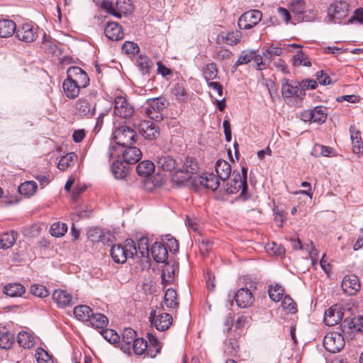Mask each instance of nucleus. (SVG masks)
<instances>
[{
    "instance_id": "obj_1",
    "label": "nucleus",
    "mask_w": 363,
    "mask_h": 363,
    "mask_svg": "<svg viewBox=\"0 0 363 363\" xmlns=\"http://www.w3.org/2000/svg\"><path fill=\"white\" fill-rule=\"evenodd\" d=\"M108 161L113 158H122L128 165L137 163L142 157L140 150L131 145L123 147L110 145L107 152Z\"/></svg>"
},
{
    "instance_id": "obj_2",
    "label": "nucleus",
    "mask_w": 363,
    "mask_h": 363,
    "mask_svg": "<svg viewBox=\"0 0 363 363\" xmlns=\"http://www.w3.org/2000/svg\"><path fill=\"white\" fill-rule=\"evenodd\" d=\"M110 254L112 259L116 263L123 264L126 262L128 257L133 258L137 256L136 245L133 240L127 239L125 241V245H113Z\"/></svg>"
},
{
    "instance_id": "obj_3",
    "label": "nucleus",
    "mask_w": 363,
    "mask_h": 363,
    "mask_svg": "<svg viewBox=\"0 0 363 363\" xmlns=\"http://www.w3.org/2000/svg\"><path fill=\"white\" fill-rule=\"evenodd\" d=\"M40 28L33 22L19 24L16 27V38L22 42L32 43L38 37Z\"/></svg>"
},
{
    "instance_id": "obj_4",
    "label": "nucleus",
    "mask_w": 363,
    "mask_h": 363,
    "mask_svg": "<svg viewBox=\"0 0 363 363\" xmlns=\"http://www.w3.org/2000/svg\"><path fill=\"white\" fill-rule=\"evenodd\" d=\"M113 138L114 142L110 145L125 147L135 142L137 133L133 128L126 125H121L114 130Z\"/></svg>"
},
{
    "instance_id": "obj_5",
    "label": "nucleus",
    "mask_w": 363,
    "mask_h": 363,
    "mask_svg": "<svg viewBox=\"0 0 363 363\" xmlns=\"http://www.w3.org/2000/svg\"><path fill=\"white\" fill-rule=\"evenodd\" d=\"M262 13L251 9L243 13L238 19V26L240 30H250L255 27L262 20Z\"/></svg>"
},
{
    "instance_id": "obj_6",
    "label": "nucleus",
    "mask_w": 363,
    "mask_h": 363,
    "mask_svg": "<svg viewBox=\"0 0 363 363\" xmlns=\"http://www.w3.org/2000/svg\"><path fill=\"white\" fill-rule=\"evenodd\" d=\"M343 333L340 332H330L324 337L323 345L330 353L340 352L345 346V342Z\"/></svg>"
},
{
    "instance_id": "obj_7",
    "label": "nucleus",
    "mask_w": 363,
    "mask_h": 363,
    "mask_svg": "<svg viewBox=\"0 0 363 363\" xmlns=\"http://www.w3.org/2000/svg\"><path fill=\"white\" fill-rule=\"evenodd\" d=\"M192 185L196 187L203 186L214 191L220 186L219 178L213 173H206L203 175H194Z\"/></svg>"
},
{
    "instance_id": "obj_8",
    "label": "nucleus",
    "mask_w": 363,
    "mask_h": 363,
    "mask_svg": "<svg viewBox=\"0 0 363 363\" xmlns=\"http://www.w3.org/2000/svg\"><path fill=\"white\" fill-rule=\"evenodd\" d=\"M149 320L151 325L159 331H164L169 328L172 324V316L167 313L157 314L156 310L150 311Z\"/></svg>"
},
{
    "instance_id": "obj_9",
    "label": "nucleus",
    "mask_w": 363,
    "mask_h": 363,
    "mask_svg": "<svg viewBox=\"0 0 363 363\" xmlns=\"http://www.w3.org/2000/svg\"><path fill=\"white\" fill-rule=\"evenodd\" d=\"M135 108L127 99L121 96H116L114 99V113L121 118H130L133 116Z\"/></svg>"
},
{
    "instance_id": "obj_10",
    "label": "nucleus",
    "mask_w": 363,
    "mask_h": 363,
    "mask_svg": "<svg viewBox=\"0 0 363 363\" xmlns=\"http://www.w3.org/2000/svg\"><path fill=\"white\" fill-rule=\"evenodd\" d=\"M349 5L344 1H335L328 9V16L333 23H340L348 15Z\"/></svg>"
},
{
    "instance_id": "obj_11",
    "label": "nucleus",
    "mask_w": 363,
    "mask_h": 363,
    "mask_svg": "<svg viewBox=\"0 0 363 363\" xmlns=\"http://www.w3.org/2000/svg\"><path fill=\"white\" fill-rule=\"evenodd\" d=\"M281 95L284 98H297L302 99L303 97L299 96L301 89L298 81L289 80L284 77L281 80Z\"/></svg>"
},
{
    "instance_id": "obj_12",
    "label": "nucleus",
    "mask_w": 363,
    "mask_h": 363,
    "mask_svg": "<svg viewBox=\"0 0 363 363\" xmlns=\"http://www.w3.org/2000/svg\"><path fill=\"white\" fill-rule=\"evenodd\" d=\"M96 103L85 98H80L75 102L76 114L87 118H92L96 113Z\"/></svg>"
},
{
    "instance_id": "obj_13",
    "label": "nucleus",
    "mask_w": 363,
    "mask_h": 363,
    "mask_svg": "<svg viewBox=\"0 0 363 363\" xmlns=\"http://www.w3.org/2000/svg\"><path fill=\"white\" fill-rule=\"evenodd\" d=\"M67 76L82 88H85L89 84V78L87 74L79 67H69L67 70Z\"/></svg>"
},
{
    "instance_id": "obj_14",
    "label": "nucleus",
    "mask_w": 363,
    "mask_h": 363,
    "mask_svg": "<svg viewBox=\"0 0 363 363\" xmlns=\"http://www.w3.org/2000/svg\"><path fill=\"white\" fill-rule=\"evenodd\" d=\"M138 130L140 135L149 140L156 139L160 135L158 125L152 121H141Z\"/></svg>"
},
{
    "instance_id": "obj_15",
    "label": "nucleus",
    "mask_w": 363,
    "mask_h": 363,
    "mask_svg": "<svg viewBox=\"0 0 363 363\" xmlns=\"http://www.w3.org/2000/svg\"><path fill=\"white\" fill-rule=\"evenodd\" d=\"M343 318V312L337 305L332 306L324 315V323L329 326H333L339 323Z\"/></svg>"
},
{
    "instance_id": "obj_16",
    "label": "nucleus",
    "mask_w": 363,
    "mask_h": 363,
    "mask_svg": "<svg viewBox=\"0 0 363 363\" xmlns=\"http://www.w3.org/2000/svg\"><path fill=\"white\" fill-rule=\"evenodd\" d=\"M111 171L117 179H125L129 174L130 166L122 158H113Z\"/></svg>"
},
{
    "instance_id": "obj_17",
    "label": "nucleus",
    "mask_w": 363,
    "mask_h": 363,
    "mask_svg": "<svg viewBox=\"0 0 363 363\" xmlns=\"http://www.w3.org/2000/svg\"><path fill=\"white\" fill-rule=\"evenodd\" d=\"M242 37V34L238 30L228 33H220L216 38V43L218 44L225 43L228 45L234 46L240 42Z\"/></svg>"
},
{
    "instance_id": "obj_18",
    "label": "nucleus",
    "mask_w": 363,
    "mask_h": 363,
    "mask_svg": "<svg viewBox=\"0 0 363 363\" xmlns=\"http://www.w3.org/2000/svg\"><path fill=\"white\" fill-rule=\"evenodd\" d=\"M235 300L240 308H247L252 305L254 301V296L250 290L241 288L238 290L235 295Z\"/></svg>"
},
{
    "instance_id": "obj_19",
    "label": "nucleus",
    "mask_w": 363,
    "mask_h": 363,
    "mask_svg": "<svg viewBox=\"0 0 363 363\" xmlns=\"http://www.w3.org/2000/svg\"><path fill=\"white\" fill-rule=\"evenodd\" d=\"M350 133L353 152L357 155H362L363 154V141L359 130L355 125H351L350 127Z\"/></svg>"
},
{
    "instance_id": "obj_20",
    "label": "nucleus",
    "mask_w": 363,
    "mask_h": 363,
    "mask_svg": "<svg viewBox=\"0 0 363 363\" xmlns=\"http://www.w3.org/2000/svg\"><path fill=\"white\" fill-rule=\"evenodd\" d=\"M342 286L347 293L355 294L361 289L359 278L355 274H348L344 277Z\"/></svg>"
},
{
    "instance_id": "obj_21",
    "label": "nucleus",
    "mask_w": 363,
    "mask_h": 363,
    "mask_svg": "<svg viewBox=\"0 0 363 363\" xmlns=\"http://www.w3.org/2000/svg\"><path fill=\"white\" fill-rule=\"evenodd\" d=\"M150 253L153 259L157 263L164 262L168 257V252L164 245L160 242H155L150 248Z\"/></svg>"
},
{
    "instance_id": "obj_22",
    "label": "nucleus",
    "mask_w": 363,
    "mask_h": 363,
    "mask_svg": "<svg viewBox=\"0 0 363 363\" xmlns=\"http://www.w3.org/2000/svg\"><path fill=\"white\" fill-rule=\"evenodd\" d=\"M104 33L106 38L111 40H120L123 36L122 27L115 22H109L104 28Z\"/></svg>"
},
{
    "instance_id": "obj_23",
    "label": "nucleus",
    "mask_w": 363,
    "mask_h": 363,
    "mask_svg": "<svg viewBox=\"0 0 363 363\" xmlns=\"http://www.w3.org/2000/svg\"><path fill=\"white\" fill-rule=\"evenodd\" d=\"M136 338L137 333L133 329L130 328H125L123 330L120 342L121 350L124 352H129L131 349V344Z\"/></svg>"
},
{
    "instance_id": "obj_24",
    "label": "nucleus",
    "mask_w": 363,
    "mask_h": 363,
    "mask_svg": "<svg viewBox=\"0 0 363 363\" xmlns=\"http://www.w3.org/2000/svg\"><path fill=\"white\" fill-rule=\"evenodd\" d=\"M52 299L59 308H65L71 305L72 296L65 290L57 289L52 294Z\"/></svg>"
},
{
    "instance_id": "obj_25",
    "label": "nucleus",
    "mask_w": 363,
    "mask_h": 363,
    "mask_svg": "<svg viewBox=\"0 0 363 363\" xmlns=\"http://www.w3.org/2000/svg\"><path fill=\"white\" fill-rule=\"evenodd\" d=\"M215 169L217 173V177L223 182L228 179L232 169L230 164L225 160L219 159L217 160Z\"/></svg>"
},
{
    "instance_id": "obj_26",
    "label": "nucleus",
    "mask_w": 363,
    "mask_h": 363,
    "mask_svg": "<svg viewBox=\"0 0 363 363\" xmlns=\"http://www.w3.org/2000/svg\"><path fill=\"white\" fill-rule=\"evenodd\" d=\"M62 88L66 96L70 99L77 98L79 94L80 89H82V87L73 82L67 77L62 83Z\"/></svg>"
},
{
    "instance_id": "obj_27",
    "label": "nucleus",
    "mask_w": 363,
    "mask_h": 363,
    "mask_svg": "<svg viewBox=\"0 0 363 363\" xmlns=\"http://www.w3.org/2000/svg\"><path fill=\"white\" fill-rule=\"evenodd\" d=\"M3 293L10 297H21L26 293V288L20 283H9L4 286Z\"/></svg>"
},
{
    "instance_id": "obj_28",
    "label": "nucleus",
    "mask_w": 363,
    "mask_h": 363,
    "mask_svg": "<svg viewBox=\"0 0 363 363\" xmlns=\"http://www.w3.org/2000/svg\"><path fill=\"white\" fill-rule=\"evenodd\" d=\"M292 48H296L300 49L301 48V45L297 44H291L290 45ZM292 64L295 67H299V66H306V67H310L311 66V62L308 56L303 52L302 50H298L297 51V53L293 56L292 57Z\"/></svg>"
},
{
    "instance_id": "obj_29",
    "label": "nucleus",
    "mask_w": 363,
    "mask_h": 363,
    "mask_svg": "<svg viewBox=\"0 0 363 363\" xmlns=\"http://www.w3.org/2000/svg\"><path fill=\"white\" fill-rule=\"evenodd\" d=\"M16 23L10 19L0 20V38H9L16 33Z\"/></svg>"
},
{
    "instance_id": "obj_30",
    "label": "nucleus",
    "mask_w": 363,
    "mask_h": 363,
    "mask_svg": "<svg viewBox=\"0 0 363 363\" xmlns=\"http://www.w3.org/2000/svg\"><path fill=\"white\" fill-rule=\"evenodd\" d=\"M156 164L158 168L164 171H171L175 168L176 160L169 155H162L157 157Z\"/></svg>"
},
{
    "instance_id": "obj_31",
    "label": "nucleus",
    "mask_w": 363,
    "mask_h": 363,
    "mask_svg": "<svg viewBox=\"0 0 363 363\" xmlns=\"http://www.w3.org/2000/svg\"><path fill=\"white\" fill-rule=\"evenodd\" d=\"M74 316L81 321L89 320L93 314L92 309L86 305H79L74 308Z\"/></svg>"
},
{
    "instance_id": "obj_32",
    "label": "nucleus",
    "mask_w": 363,
    "mask_h": 363,
    "mask_svg": "<svg viewBox=\"0 0 363 363\" xmlns=\"http://www.w3.org/2000/svg\"><path fill=\"white\" fill-rule=\"evenodd\" d=\"M155 168V165L150 160H144L139 163L136 167V172L138 175L147 177L150 176Z\"/></svg>"
},
{
    "instance_id": "obj_33",
    "label": "nucleus",
    "mask_w": 363,
    "mask_h": 363,
    "mask_svg": "<svg viewBox=\"0 0 363 363\" xmlns=\"http://www.w3.org/2000/svg\"><path fill=\"white\" fill-rule=\"evenodd\" d=\"M194 177V175H190L186 171L182 168L177 169L173 173L172 179L174 183L178 185L184 184L188 181H190L191 184H192Z\"/></svg>"
},
{
    "instance_id": "obj_34",
    "label": "nucleus",
    "mask_w": 363,
    "mask_h": 363,
    "mask_svg": "<svg viewBox=\"0 0 363 363\" xmlns=\"http://www.w3.org/2000/svg\"><path fill=\"white\" fill-rule=\"evenodd\" d=\"M172 94L179 102H186L189 99L184 83H177L172 88Z\"/></svg>"
},
{
    "instance_id": "obj_35",
    "label": "nucleus",
    "mask_w": 363,
    "mask_h": 363,
    "mask_svg": "<svg viewBox=\"0 0 363 363\" xmlns=\"http://www.w3.org/2000/svg\"><path fill=\"white\" fill-rule=\"evenodd\" d=\"M14 342V336L5 328H0V347L10 349Z\"/></svg>"
},
{
    "instance_id": "obj_36",
    "label": "nucleus",
    "mask_w": 363,
    "mask_h": 363,
    "mask_svg": "<svg viewBox=\"0 0 363 363\" xmlns=\"http://www.w3.org/2000/svg\"><path fill=\"white\" fill-rule=\"evenodd\" d=\"M91 325L95 328L104 329L107 327L108 320L106 315L99 313H93L89 319Z\"/></svg>"
},
{
    "instance_id": "obj_37",
    "label": "nucleus",
    "mask_w": 363,
    "mask_h": 363,
    "mask_svg": "<svg viewBox=\"0 0 363 363\" xmlns=\"http://www.w3.org/2000/svg\"><path fill=\"white\" fill-rule=\"evenodd\" d=\"M16 240V233L14 231L6 232L0 235V248L8 249L11 247Z\"/></svg>"
},
{
    "instance_id": "obj_38",
    "label": "nucleus",
    "mask_w": 363,
    "mask_h": 363,
    "mask_svg": "<svg viewBox=\"0 0 363 363\" xmlns=\"http://www.w3.org/2000/svg\"><path fill=\"white\" fill-rule=\"evenodd\" d=\"M150 347L147 348V354L151 357H155L160 352L161 345L158 339L151 333H147Z\"/></svg>"
},
{
    "instance_id": "obj_39",
    "label": "nucleus",
    "mask_w": 363,
    "mask_h": 363,
    "mask_svg": "<svg viewBox=\"0 0 363 363\" xmlns=\"http://www.w3.org/2000/svg\"><path fill=\"white\" fill-rule=\"evenodd\" d=\"M233 179L230 182L235 183V186L238 184L240 185V186H242V191L240 192V197L242 200L246 201L249 198L247 195V183L245 181V179L241 178V175L239 172L235 173L233 172Z\"/></svg>"
},
{
    "instance_id": "obj_40",
    "label": "nucleus",
    "mask_w": 363,
    "mask_h": 363,
    "mask_svg": "<svg viewBox=\"0 0 363 363\" xmlns=\"http://www.w3.org/2000/svg\"><path fill=\"white\" fill-rule=\"evenodd\" d=\"M137 66L143 74L150 73V69L153 65L152 60L146 55H140L136 61Z\"/></svg>"
},
{
    "instance_id": "obj_41",
    "label": "nucleus",
    "mask_w": 363,
    "mask_h": 363,
    "mask_svg": "<svg viewBox=\"0 0 363 363\" xmlns=\"http://www.w3.org/2000/svg\"><path fill=\"white\" fill-rule=\"evenodd\" d=\"M17 341L19 345L23 348H30L34 345L33 337L28 333L21 331L17 336Z\"/></svg>"
},
{
    "instance_id": "obj_42",
    "label": "nucleus",
    "mask_w": 363,
    "mask_h": 363,
    "mask_svg": "<svg viewBox=\"0 0 363 363\" xmlns=\"http://www.w3.org/2000/svg\"><path fill=\"white\" fill-rule=\"evenodd\" d=\"M177 291L172 288L168 289L164 294V301L167 308H174L177 307L179 303L177 301Z\"/></svg>"
},
{
    "instance_id": "obj_43",
    "label": "nucleus",
    "mask_w": 363,
    "mask_h": 363,
    "mask_svg": "<svg viewBox=\"0 0 363 363\" xmlns=\"http://www.w3.org/2000/svg\"><path fill=\"white\" fill-rule=\"evenodd\" d=\"M38 188L37 184L33 181L22 183L18 188L19 194L27 196H32Z\"/></svg>"
},
{
    "instance_id": "obj_44",
    "label": "nucleus",
    "mask_w": 363,
    "mask_h": 363,
    "mask_svg": "<svg viewBox=\"0 0 363 363\" xmlns=\"http://www.w3.org/2000/svg\"><path fill=\"white\" fill-rule=\"evenodd\" d=\"M136 249L137 254L139 252L142 257H147L150 252L149 239L147 237H142L139 239Z\"/></svg>"
},
{
    "instance_id": "obj_45",
    "label": "nucleus",
    "mask_w": 363,
    "mask_h": 363,
    "mask_svg": "<svg viewBox=\"0 0 363 363\" xmlns=\"http://www.w3.org/2000/svg\"><path fill=\"white\" fill-rule=\"evenodd\" d=\"M268 294L272 301H279L283 298L284 289L279 284L271 285L269 286Z\"/></svg>"
},
{
    "instance_id": "obj_46",
    "label": "nucleus",
    "mask_w": 363,
    "mask_h": 363,
    "mask_svg": "<svg viewBox=\"0 0 363 363\" xmlns=\"http://www.w3.org/2000/svg\"><path fill=\"white\" fill-rule=\"evenodd\" d=\"M313 114V123H323L327 118L326 108L315 106L311 109Z\"/></svg>"
},
{
    "instance_id": "obj_47",
    "label": "nucleus",
    "mask_w": 363,
    "mask_h": 363,
    "mask_svg": "<svg viewBox=\"0 0 363 363\" xmlns=\"http://www.w3.org/2000/svg\"><path fill=\"white\" fill-rule=\"evenodd\" d=\"M148 104L152 110L159 113L167 107V100L164 97L151 99L148 101Z\"/></svg>"
},
{
    "instance_id": "obj_48",
    "label": "nucleus",
    "mask_w": 363,
    "mask_h": 363,
    "mask_svg": "<svg viewBox=\"0 0 363 363\" xmlns=\"http://www.w3.org/2000/svg\"><path fill=\"white\" fill-rule=\"evenodd\" d=\"M131 348H133L135 354L141 355L145 350L147 351L148 350L147 342L142 337H137L131 344Z\"/></svg>"
},
{
    "instance_id": "obj_49",
    "label": "nucleus",
    "mask_w": 363,
    "mask_h": 363,
    "mask_svg": "<svg viewBox=\"0 0 363 363\" xmlns=\"http://www.w3.org/2000/svg\"><path fill=\"white\" fill-rule=\"evenodd\" d=\"M77 159V156L74 152H69L60 160L57 167L59 169L65 171L71 165L70 162L74 164Z\"/></svg>"
},
{
    "instance_id": "obj_50",
    "label": "nucleus",
    "mask_w": 363,
    "mask_h": 363,
    "mask_svg": "<svg viewBox=\"0 0 363 363\" xmlns=\"http://www.w3.org/2000/svg\"><path fill=\"white\" fill-rule=\"evenodd\" d=\"M203 75L208 82L216 79L218 75V69L215 63L207 64L203 68Z\"/></svg>"
},
{
    "instance_id": "obj_51",
    "label": "nucleus",
    "mask_w": 363,
    "mask_h": 363,
    "mask_svg": "<svg viewBox=\"0 0 363 363\" xmlns=\"http://www.w3.org/2000/svg\"><path fill=\"white\" fill-rule=\"evenodd\" d=\"M291 11L294 16V19L298 21V16H301L306 9V4L303 0H296L291 3Z\"/></svg>"
},
{
    "instance_id": "obj_52",
    "label": "nucleus",
    "mask_w": 363,
    "mask_h": 363,
    "mask_svg": "<svg viewBox=\"0 0 363 363\" xmlns=\"http://www.w3.org/2000/svg\"><path fill=\"white\" fill-rule=\"evenodd\" d=\"M67 225L60 222L54 223L50 228V234L56 238L63 236L67 233Z\"/></svg>"
},
{
    "instance_id": "obj_53",
    "label": "nucleus",
    "mask_w": 363,
    "mask_h": 363,
    "mask_svg": "<svg viewBox=\"0 0 363 363\" xmlns=\"http://www.w3.org/2000/svg\"><path fill=\"white\" fill-rule=\"evenodd\" d=\"M35 357L38 363H53L52 356L42 347L37 348Z\"/></svg>"
},
{
    "instance_id": "obj_54",
    "label": "nucleus",
    "mask_w": 363,
    "mask_h": 363,
    "mask_svg": "<svg viewBox=\"0 0 363 363\" xmlns=\"http://www.w3.org/2000/svg\"><path fill=\"white\" fill-rule=\"evenodd\" d=\"M100 333L108 342L111 344L116 343L120 340V336L115 330L112 329L105 328L100 331Z\"/></svg>"
},
{
    "instance_id": "obj_55",
    "label": "nucleus",
    "mask_w": 363,
    "mask_h": 363,
    "mask_svg": "<svg viewBox=\"0 0 363 363\" xmlns=\"http://www.w3.org/2000/svg\"><path fill=\"white\" fill-rule=\"evenodd\" d=\"M299 84L301 89L299 96L302 97H303L306 95V90H313L318 86L316 81L314 79H303L301 82H299Z\"/></svg>"
},
{
    "instance_id": "obj_56",
    "label": "nucleus",
    "mask_w": 363,
    "mask_h": 363,
    "mask_svg": "<svg viewBox=\"0 0 363 363\" xmlns=\"http://www.w3.org/2000/svg\"><path fill=\"white\" fill-rule=\"evenodd\" d=\"M182 168L190 175L193 176L197 172L199 167L197 162L191 157H187L183 164Z\"/></svg>"
},
{
    "instance_id": "obj_57",
    "label": "nucleus",
    "mask_w": 363,
    "mask_h": 363,
    "mask_svg": "<svg viewBox=\"0 0 363 363\" xmlns=\"http://www.w3.org/2000/svg\"><path fill=\"white\" fill-rule=\"evenodd\" d=\"M30 292L38 297L44 298L49 295V291L47 288L40 284H33L30 288Z\"/></svg>"
},
{
    "instance_id": "obj_58",
    "label": "nucleus",
    "mask_w": 363,
    "mask_h": 363,
    "mask_svg": "<svg viewBox=\"0 0 363 363\" xmlns=\"http://www.w3.org/2000/svg\"><path fill=\"white\" fill-rule=\"evenodd\" d=\"M254 58L253 50H243L241 52L238 60L236 65H246L250 62Z\"/></svg>"
},
{
    "instance_id": "obj_59",
    "label": "nucleus",
    "mask_w": 363,
    "mask_h": 363,
    "mask_svg": "<svg viewBox=\"0 0 363 363\" xmlns=\"http://www.w3.org/2000/svg\"><path fill=\"white\" fill-rule=\"evenodd\" d=\"M341 333L345 334H349L350 330H356V318L350 319L346 318L343 320L341 325Z\"/></svg>"
},
{
    "instance_id": "obj_60",
    "label": "nucleus",
    "mask_w": 363,
    "mask_h": 363,
    "mask_svg": "<svg viewBox=\"0 0 363 363\" xmlns=\"http://www.w3.org/2000/svg\"><path fill=\"white\" fill-rule=\"evenodd\" d=\"M96 238H100L99 242L108 245H112L115 240V237L109 232L95 231Z\"/></svg>"
},
{
    "instance_id": "obj_61",
    "label": "nucleus",
    "mask_w": 363,
    "mask_h": 363,
    "mask_svg": "<svg viewBox=\"0 0 363 363\" xmlns=\"http://www.w3.org/2000/svg\"><path fill=\"white\" fill-rule=\"evenodd\" d=\"M122 50L128 55H135L140 50L137 43L125 41L122 45Z\"/></svg>"
},
{
    "instance_id": "obj_62",
    "label": "nucleus",
    "mask_w": 363,
    "mask_h": 363,
    "mask_svg": "<svg viewBox=\"0 0 363 363\" xmlns=\"http://www.w3.org/2000/svg\"><path fill=\"white\" fill-rule=\"evenodd\" d=\"M283 53L281 48L271 45L268 47L264 53L266 58L272 60L274 56H281Z\"/></svg>"
},
{
    "instance_id": "obj_63",
    "label": "nucleus",
    "mask_w": 363,
    "mask_h": 363,
    "mask_svg": "<svg viewBox=\"0 0 363 363\" xmlns=\"http://www.w3.org/2000/svg\"><path fill=\"white\" fill-rule=\"evenodd\" d=\"M316 15H317L316 11H315L313 9H306L304 10V12H303L302 15L298 16V22L313 21L315 19Z\"/></svg>"
},
{
    "instance_id": "obj_64",
    "label": "nucleus",
    "mask_w": 363,
    "mask_h": 363,
    "mask_svg": "<svg viewBox=\"0 0 363 363\" xmlns=\"http://www.w3.org/2000/svg\"><path fill=\"white\" fill-rule=\"evenodd\" d=\"M232 52L227 48H220L214 51L213 57L217 60H228L232 56Z\"/></svg>"
}]
</instances>
